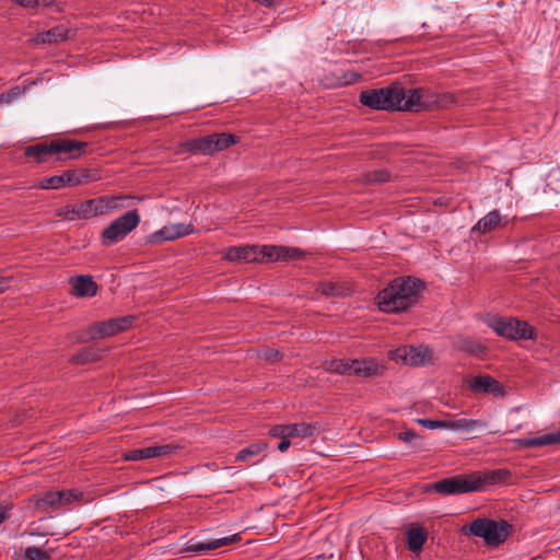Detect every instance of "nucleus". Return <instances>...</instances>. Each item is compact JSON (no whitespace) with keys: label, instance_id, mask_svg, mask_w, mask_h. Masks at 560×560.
Here are the masks:
<instances>
[{"label":"nucleus","instance_id":"nucleus-1","mask_svg":"<svg viewBox=\"0 0 560 560\" xmlns=\"http://www.w3.org/2000/svg\"><path fill=\"white\" fill-rule=\"evenodd\" d=\"M360 102L376 110L420 112L438 105L436 97L424 89L405 90L398 83L361 92Z\"/></svg>","mask_w":560,"mask_h":560},{"label":"nucleus","instance_id":"nucleus-2","mask_svg":"<svg viewBox=\"0 0 560 560\" xmlns=\"http://www.w3.org/2000/svg\"><path fill=\"white\" fill-rule=\"evenodd\" d=\"M306 253L299 247L284 245H245L232 246L224 253V258L229 261L244 262H275V261H295L302 260Z\"/></svg>","mask_w":560,"mask_h":560},{"label":"nucleus","instance_id":"nucleus-3","mask_svg":"<svg viewBox=\"0 0 560 560\" xmlns=\"http://www.w3.org/2000/svg\"><path fill=\"white\" fill-rule=\"evenodd\" d=\"M423 283L415 278H396L376 296L380 311L399 313L408 310L418 302Z\"/></svg>","mask_w":560,"mask_h":560},{"label":"nucleus","instance_id":"nucleus-4","mask_svg":"<svg viewBox=\"0 0 560 560\" xmlns=\"http://www.w3.org/2000/svg\"><path fill=\"white\" fill-rule=\"evenodd\" d=\"M463 534L482 538L488 547H498L512 533V525L506 521L479 517L462 528Z\"/></svg>","mask_w":560,"mask_h":560},{"label":"nucleus","instance_id":"nucleus-5","mask_svg":"<svg viewBox=\"0 0 560 560\" xmlns=\"http://www.w3.org/2000/svg\"><path fill=\"white\" fill-rule=\"evenodd\" d=\"M486 324L498 336L510 340L535 339V329L527 322L514 317L491 315L486 318Z\"/></svg>","mask_w":560,"mask_h":560},{"label":"nucleus","instance_id":"nucleus-6","mask_svg":"<svg viewBox=\"0 0 560 560\" xmlns=\"http://www.w3.org/2000/svg\"><path fill=\"white\" fill-rule=\"evenodd\" d=\"M429 490L443 495H455L479 491V478L477 472L469 475H456L444 478L429 486Z\"/></svg>","mask_w":560,"mask_h":560},{"label":"nucleus","instance_id":"nucleus-7","mask_svg":"<svg viewBox=\"0 0 560 560\" xmlns=\"http://www.w3.org/2000/svg\"><path fill=\"white\" fill-rule=\"evenodd\" d=\"M140 223L137 210H130L114 220L102 233L104 245H113L126 237Z\"/></svg>","mask_w":560,"mask_h":560},{"label":"nucleus","instance_id":"nucleus-8","mask_svg":"<svg viewBox=\"0 0 560 560\" xmlns=\"http://www.w3.org/2000/svg\"><path fill=\"white\" fill-rule=\"evenodd\" d=\"M432 349L427 346H404L389 351V359L408 365H425L432 360Z\"/></svg>","mask_w":560,"mask_h":560},{"label":"nucleus","instance_id":"nucleus-9","mask_svg":"<svg viewBox=\"0 0 560 560\" xmlns=\"http://www.w3.org/2000/svg\"><path fill=\"white\" fill-rule=\"evenodd\" d=\"M81 494L74 490L48 491L43 497L34 498V505L37 511L47 513L49 509L58 510L66 508L78 500Z\"/></svg>","mask_w":560,"mask_h":560},{"label":"nucleus","instance_id":"nucleus-10","mask_svg":"<svg viewBox=\"0 0 560 560\" xmlns=\"http://www.w3.org/2000/svg\"><path fill=\"white\" fill-rule=\"evenodd\" d=\"M179 451L175 444L151 445L143 448L128 451L124 454L126 460H143L149 458H168Z\"/></svg>","mask_w":560,"mask_h":560},{"label":"nucleus","instance_id":"nucleus-11","mask_svg":"<svg viewBox=\"0 0 560 560\" xmlns=\"http://www.w3.org/2000/svg\"><path fill=\"white\" fill-rule=\"evenodd\" d=\"M132 199L128 195L104 196L88 200L91 218L107 214L118 209L128 207L126 201Z\"/></svg>","mask_w":560,"mask_h":560},{"label":"nucleus","instance_id":"nucleus-12","mask_svg":"<svg viewBox=\"0 0 560 560\" xmlns=\"http://www.w3.org/2000/svg\"><path fill=\"white\" fill-rule=\"evenodd\" d=\"M133 319V316H122L96 323L91 326L90 335L93 339L114 336L129 328L132 325Z\"/></svg>","mask_w":560,"mask_h":560},{"label":"nucleus","instance_id":"nucleus-13","mask_svg":"<svg viewBox=\"0 0 560 560\" xmlns=\"http://www.w3.org/2000/svg\"><path fill=\"white\" fill-rule=\"evenodd\" d=\"M57 161L74 160L88 153V142L70 139H55Z\"/></svg>","mask_w":560,"mask_h":560},{"label":"nucleus","instance_id":"nucleus-14","mask_svg":"<svg viewBox=\"0 0 560 560\" xmlns=\"http://www.w3.org/2000/svg\"><path fill=\"white\" fill-rule=\"evenodd\" d=\"M240 535L234 534L231 536H225L217 539L211 540H198L196 538L190 539L187 542V546L185 548L186 552H189L195 556L203 555L208 551L217 550L221 547L229 546L237 540H240Z\"/></svg>","mask_w":560,"mask_h":560},{"label":"nucleus","instance_id":"nucleus-15","mask_svg":"<svg viewBox=\"0 0 560 560\" xmlns=\"http://www.w3.org/2000/svg\"><path fill=\"white\" fill-rule=\"evenodd\" d=\"M469 388L475 394H492L497 397L505 395L503 386L490 375H477L469 382Z\"/></svg>","mask_w":560,"mask_h":560},{"label":"nucleus","instance_id":"nucleus-16","mask_svg":"<svg viewBox=\"0 0 560 560\" xmlns=\"http://www.w3.org/2000/svg\"><path fill=\"white\" fill-rule=\"evenodd\" d=\"M71 35L72 30L65 25H57L50 30L37 33L31 40L36 45H57L68 40Z\"/></svg>","mask_w":560,"mask_h":560},{"label":"nucleus","instance_id":"nucleus-17","mask_svg":"<svg viewBox=\"0 0 560 560\" xmlns=\"http://www.w3.org/2000/svg\"><path fill=\"white\" fill-rule=\"evenodd\" d=\"M71 292L79 298H91L97 292V284L90 276H79L70 280Z\"/></svg>","mask_w":560,"mask_h":560},{"label":"nucleus","instance_id":"nucleus-18","mask_svg":"<svg viewBox=\"0 0 560 560\" xmlns=\"http://www.w3.org/2000/svg\"><path fill=\"white\" fill-rule=\"evenodd\" d=\"M24 154L28 158L36 159L37 163L49 162L52 158L56 159L54 140L30 145L25 149Z\"/></svg>","mask_w":560,"mask_h":560},{"label":"nucleus","instance_id":"nucleus-19","mask_svg":"<svg viewBox=\"0 0 560 560\" xmlns=\"http://www.w3.org/2000/svg\"><path fill=\"white\" fill-rule=\"evenodd\" d=\"M56 214L69 221L91 219L88 200L71 206L62 207L57 210Z\"/></svg>","mask_w":560,"mask_h":560},{"label":"nucleus","instance_id":"nucleus-20","mask_svg":"<svg viewBox=\"0 0 560 560\" xmlns=\"http://www.w3.org/2000/svg\"><path fill=\"white\" fill-rule=\"evenodd\" d=\"M352 375L370 377L377 375L382 365L375 359L351 360Z\"/></svg>","mask_w":560,"mask_h":560},{"label":"nucleus","instance_id":"nucleus-21","mask_svg":"<svg viewBox=\"0 0 560 560\" xmlns=\"http://www.w3.org/2000/svg\"><path fill=\"white\" fill-rule=\"evenodd\" d=\"M74 174L70 170L60 175L44 177L38 182L40 189H59L67 186H74L75 179L72 177Z\"/></svg>","mask_w":560,"mask_h":560},{"label":"nucleus","instance_id":"nucleus-22","mask_svg":"<svg viewBox=\"0 0 560 560\" xmlns=\"http://www.w3.org/2000/svg\"><path fill=\"white\" fill-rule=\"evenodd\" d=\"M517 444L522 447H541L546 445L560 444V430L536 438H525L517 440Z\"/></svg>","mask_w":560,"mask_h":560},{"label":"nucleus","instance_id":"nucleus-23","mask_svg":"<svg viewBox=\"0 0 560 560\" xmlns=\"http://www.w3.org/2000/svg\"><path fill=\"white\" fill-rule=\"evenodd\" d=\"M186 150L192 153H200L205 155H210L215 153V147L213 145V137L212 135L190 139L185 142Z\"/></svg>","mask_w":560,"mask_h":560},{"label":"nucleus","instance_id":"nucleus-24","mask_svg":"<svg viewBox=\"0 0 560 560\" xmlns=\"http://www.w3.org/2000/svg\"><path fill=\"white\" fill-rule=\"evenodd\" d=\"M428 539V534L422 527L410 528L407 532V548L411 552H420Z\"/></svg>","mask_w":560,"mask_h":560},{"label":"nucleus","instance_id":"nucleus-25","mask_svg":"<svg viewBox=\"0 0 560 560\" xmlns=\"http://www.w3.org/2000/svg\"><path fill=\"white\" fill-rule=\"evenodd\" d=\"M486 423L482 420L478 419H466L460 418L452 421H447V430L452 431H475L478 429H485Z\"/></svg>","mask_w":560,"mask_h":560},{"label":"nucleus","instance_id":"nucleus-26","mask_svg":"<svg viewBox=\"0 0 560 560\" xmlns=\"http://www.w3.org/2000/svg\"><path fill=\"white\" fill-rule=\"evenodd\" d=\"M479 478V490L486 483L493 485L504 482L511 477V471L505 468L490 470L487 472H477Z\"/></svg>","mask_w":560,"mask_h":560},{"label":"nucleus","instance_id":"nucleus-27","mask_svg":"<svg viewBox=\"0 0 560 560\" xmlns=\"http://www.w3.org/2000/svg\"><path fill=\"white\" fill-rule=\"evenodd\" d=\"M500 212L498 210H492L475 224L472 231H477L485 234L494 230L500 224Z\"/></svg>","mask_w":560,"mask_h":560},{"label":"nucleus","instance_id":"nucleus-28","mask_svg":"<svg viewBox=\"0 0 560 560\" xmlns=\"http://www.w3.org/2000/svg\"><path fill=\"white\" fill-rule=\"evenodd\" d=\"M287 425V438H310L313 436L316 428L310 423H291Z\"/></svg>","mask_w":560,"mask_h":560},{"label":"nucleus","instance_id":"nucleus-29","mask_svg":"<svg viewBox=\"0 0 560 560\" xmlns=\"http://www.w3.org/2000/svg\"><path fill=\"white\" fill-rule=\"evenodd\" d=\"M351 360L331 359L324 362V369L330 373L352 375Z\"/></svg>","mask_w":560,"mask_h":560},{"label":"nucleus","instance_id":"nucleus-30","mask_svg":"<svg viewBox=\"0 0 560 560\" xmlns=\"http://www.w3.org/2000/svg\"><path fill=\"white\" fill-rule=\"evenodd\" d=\"M267 447V443L265 442H257V443H253L250 444L249 446L241 450L236 456H235V460L236 462H248L253 457L257 456L258 454H260L262 451H265Z\"/></svg>","mask_w":560,"mask_h":560},{"label":"nucleus","instance_id":"nucleus-31","mask_svg":"<svg viewBox=\"0 0 560 560\" xmlns=\"http://www.w3.org/2000/svg\"><path fill=\"white\" fill-rule=\"evenodd\" d=\"M70 171L73 172V174H74L72 176L75 179V183H73L74 186H78V185H81L84 183L95 182V180L100 179V175L96 170L81 168V170H70Z\"/></svg>","mask_w":560,"mask_h":560},{"label":"nucleus","instance_id":"nucleus-32","mask_svg":"<svg viewBox=\"0 0 560 560\" xmlns=\"http://www.w3.org/2000/svg\"><path fill=\"white\" fill-rule=\"evenodd\" d=\"M215 152L222 151L237 142V137L232 133H212Z\"/></svg>","mask_w":560,"mask_h":560},{"label":"nucleus","instance_id":"nucleus-33","mask_svg":"<svg viewBox=\"0 0 560 560\" xmlns=\"http://www.w3.org/2000/svg\"><path fill=\"white\" fill-rule=\"evenodd\" d=\"M175 237L172 234L171 226L165 225L161 230L153 232L148 236V243L150 244H161L165 241H174Z\"/></svg>","mask_w":560,"mask_h":560},{"label":"nucleus","instance_id":"nucleus-34","mask_svg":"<svg viewBox=\"0 0 560 560\" xmlns=\"http://www.w3.org/2000/svg\"><path fill=\"white\" fill-rule=\"evenodd\" d=\"M24 557L26 560H52L47 551L35 546L27 547Z\"/></svg>","mask_w":560,"mask_h":560},{"label":"nucleus","instance_id":"nucleus-35","mask_svg":"<svg viewBox=\"0 0 560 560\" xmlns=\"http://www.w3.org/2000/svg\"><path fill=\"white\" fill-rule=\"evenodd\" d=\"M170 226L175 240L194 233V226L191 224L174 223L170 224Z\"/></svg>","mask_w":560,"mask_h":560},{"label":"nucleus","instance_id":"nucleus-36","mask_svg":"<svg viewBox=\"0 0 560 560\" xmlns=\"http://www.w3.org/2000/svg\"><path fill=\"white\" fill-rule=\"evenodd\" d=\"M456 347L459 350L469 352V353H478V351L481 349L480 345L477 342L470 340V339H459L456 342Z\"/></svg>","mask_w":560,"mask_h":560},{"label":"nucleus","instance_id":"nucleus-37","mask_svg":"<svg viewBox=\"0 0 560 560\" xmlns=\"http://www.w3.org/2000/svg\"><path fill=\"white\" fill-rule=\"evenodd\" d=\"M418 423L427 429H430V430L447 429V421L432 420V419H419Z\"/></svg>","mask_w":560,"mask_h":560},{"label":"nucleus","instance_id":"nucleus-38","mask_svg":"<svg viewBox=\"0 0 560 560\" xmlns=\"http://www.w3.org/2000/svg\"><path fill=\"white\" fill-rule=\"evenodd\" d=\"M93 351L90 348L81 349L78 354L72 357V361L75 363H84L92 360Z\"/></svg>","mask_w":560,"mask_h":560},{"label":"nucleus","instance_id":"nucleus-39","mask_svg":"<svg viewBox=\"0 0 560 560\" xmlns=\"http://www.w3.org/2000/svg\"><path fill=\"white\" fill-rule=\"evenodd\" d=\"M389 179V174L386 171H376L369 176V182L372 183H385Z\"/></svg>","mask_w":560,"mask_h":560},{"label":"nucleus","instance_id":"nucleus-40","mask_svg":"<svg viewBox=\"0 0 560 560\" xmlns=\"http://www.w3.org/2000/svg\"><path fill=\"white\" fill-rule=\"evenodd\" d=\"M269 435L271 438H280V439L287 438V425L278 424V425L272 427L269 430Z\"/></svg>","mask_w":560,"mask_h":560},{"label":"nucleus","instance_id":"nucleus-41","mask_svg":"<svg viewBox=\"0 0 560 560\" xmlns=\"http://www.w3.org/2000/svg\"><path fill=\"white\" fill-rule=\"evenodd\" d=\"M20 95H21V92H20L19 88H15L8 93L0 94V103L1 102L9 103L11 100L19 97Z\"/></svg>","mask_w":560,"mask_h":560},{"label":"nucleus","instance_id":"nucleus-42","mask_svg":"<svg viewBox=\"0 0 560 560\" xmlns=\"http://www.w3.org/2000/svg\"><path fill=\"white\" fill-rule=\"evenodd\" d=\"M262 357L267 360V361H270V362H276L278 360H280L281 358V354L278 350L276 349H266L264 352H262Z\"/></svg>","mask_w":560,"mask_h":560},{"label":"nucleus","instance_id":"nucleus-43","mask_svg":"<svg viewBox=\"0 0 560 560\" xmlns=\"http://www.w3.org/2000/svg\"><path fill=\"white\" fill-rule=\"evenodd\" d=\"M417 436V433L411 430H405L398 434V439L404 442H411Z\"/></svg>","mask_w":560,"mask_h":560},{"label":"nucleus","instance_id":"nucleus-44","mask_svg":"<svg viewBox=\"0 0 560 560\" xmlns=\"http://www.w3.org/2000/svg\"><path fill=\"white\" fill-rule=\"evenodd\" d=\"M320 291L323 294L325 295H335L338 293V290L337 288L335 287V284L332 283H325V284H322L320 287Z\"/></svg>","mask_w":560,"mask_h":560},{"label":"nucleus","instance_id":"nucleus-45","mask_svg":"<svg viewBox=\"0 0 560 560\" xmlns=\"http://www.w3.org/2000/svg\"><path fill=\"white\" fill-rule=\"evenodd\" d=\"M10 516V509L8 506H0V525Z\"/></svg>","mask_w":560,"mask_h":560},{"label":"nucleus","instance_id":"nucleus-46","mask_svg":"<svg viewBox=\"0 0 560 560\" xmlns=\"http://www.w3.org/2000/svg\"><path fill=\"white\" fill-rule=\"evenodd\" d=\"M290 444H291L290 439L283 438V439H281L280 443L278 444L277 448L280 452H285L290 447Z\"/></svg>","mask_w":560,"mask_h":560},{"label":"nucleus","instance_id":"nucleus-47","mask_svg":"<svg viewBox=\"0 0 560 560\" xmlns=\"http://www.w3.org/2000/svg\"><path fill=\"white\" fill-rule=\"evenodd\" d=\"M7 288H9L8 279L1 277L0 278V292H3Z\"/></svg>","mask_w":560,"mask_h":560}]
</instances>
